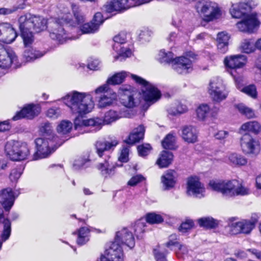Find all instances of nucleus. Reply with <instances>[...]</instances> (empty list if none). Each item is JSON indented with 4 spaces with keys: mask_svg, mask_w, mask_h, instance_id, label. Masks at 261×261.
<instances>
[{
    "mask_svg": "<svg viewBox=\"0 0 261 261\" xmlns=\"http://www.w3.org/2000/svg\"><path fill=\"white\" fill-rule=\"evenodd\" d=\"M158 60L163 64L171 63L172 68L179 74H187L192 70L193 61L190 59L184 56L174 58L173 53L170 51L161 50Z\"/></svg>",
    "mask_w": 261,
    "mask_h": 261,
    "instance_id": "nucleus-3",
    "label": "nucleus"
},
{
    "mask_svg": "<svg viewBox=\"0 0 261 261\" xmlns=\"http://www.w3.org/2000/svg\"><path fill=\"white\" fill-rule=\"evenodd\" d=\"M256 220L253 221L249 220H244L242 221V233H249L251 232L252 229L254 228Z\"/></svg>",
    "mask_w": 261,
    "mask_h": 261,
    "instance_id": "nucleus-50",
    "label": "nucleus"
},
{
    "mask_svg": "<svg viewBox=\"0 0 261 261\" xmlns=\"http://www.w3.org/2000/svg\"><path fill=\"white\" fill-rule=\"evenodd\" d=\"M241 128L244 131L251 132L255 134H258L261 131V125L257 121H249L242 124Z\"/></svg>",
    "mask_w": 261,
    "mask_h": 261,
    "instance_id": "nucleus-35",
    "label": "nucleus"
},
{
    "mask_svg": "<svg viewBox=\"0 0 261 261\" xmlns=\"http://www.w3.org/2000/svg\"><path fill=\"white\" fill-rule=\"evenodd\" d=\"M250 190L247 187L244 186L242 183L238 181V185L236 187L234 196H245L249 194Z\"/></svg>",
    "mask_w": 261,
    "mask_h": 261,
    "instance_id": "nucleus-51",
    "label": "nucleus"
},
{
    "mask_svg": "<svg viewBox=\"0 0 261 261\" xmlns=\"http://www.w3.org/2000/svg\"><path fill=\"white\" fill-rule=\"evenodd\" d=\"M247 159L239 153L231 152L227 155V163L231 166H244L247 165Z\"/></svg>",
    "mask_w": 261,
    "mask_h": 261,
    "instance_id": "nucleus-28",
    "label": "nucleus"
},
{
    "mask_svg": "<svg viewBox=\"0 0 261 261\" xmlns=\"http://www.w3.org/2000/svg\"><path fill=\"white\" fill-rule=\"evenodd\" d=\"M17 37V33L12 25L9 23H0V40L9 44L13 42Z\"/></svg>",
    "mask_w": 261,
    "mask_h": 261,
    "instance_id": "nucleus-19",
    "label": "nucleus"
},
{
    "mask_svg": "<svg viewBox=\"0 0 261 261\" xmlns=\"http://www.w3.org/2000/svg\"><path fill=\"white\" fill-rule=\"evenodd\" d=\"M258 24V22L255 16L253 15L246 16L236 24L238 29L240 31L249 33L252 32Z\"/></svg>",
    "mask_w": 261,
    "mask_h": 261,
    "instance_id": "nucleus-22",
    "label": "nucleus"
},
{
    "mask_svg": "<svg viewBox=\"0 0 261 261\" xmlns=\"http://www.w3.org/2000/svg\"><path fill=\"white\" fill-rule=\"evenodd\" d=\"M151 147L149 144H145L139 145L137 147L139 155L144 156L147 155L150 152Z\"/></svg>",
    "mask_w": 261,
    "mask_h": 261,
    "instance_id": "nucleus-55",
    "label": "nucleus"
},
{
    "mask_svg": "<svg viewBox=\"0 0 261 261\" xmlns=\"http://www.w3.org/2000/svg\"><path fill=\"white\" fill-rule=\"evenodd\" d=\"M178 250L176 251V254L178 258L182 257V255H186L188 252V249L186 246L179 245L178 246Z\"/></svg>",
    "mask_w": 261,
    "mask_h": 261,
    "instance_id": "nucleus-64",
    "label": "nucleus"
},
{
    "mask_svg": "<svg viewBox=\"0 0 261 261\" xmlns=\"http://www.w3.org/2000/svg\"><path fill=\"white\" fill-rule=\"evenodd\" d=\"M40 112L39 107L30 104L24 107L20 112H17L12 118L14 121L18 120L23 118L31 119L37 116Z\"/></svg>",
    "mask_w": 261,
    "mask_h": 261,
    "instance_id": "nucleus-21",
    "label": "nucleus"
},
{
    "mask_svg": "<svg viewBox=\"0 0 261 261\" xmlns=\"http://www.w3.org/2000/svg\"><path fill=\"white\" fill-rule=\"evenodd\" d=\"M64 103L73 114L82 116L90 113L94 108V102L90 94L73 91L62 97Z\"/></svg>",
    "mask_w": 261,
    "mask_h": 261,
    "instance_id": "nucleus-2",
    "label": "nucleus"
},
{
    "mask_svg": "<svg viewBox=\"0 0 261 261\" xmlns=\"http://www.w3.org/2000/svg\"><path fill=\"white\" fill-rule=\"evenodd\" d=\"M39 131L43 135V137L58 138L53 133V127L48 122H44L41 123L39 126Z\"/></svg>",
    "mask_w": 261,
    "mask_h": 261,
    "instance_id": "nucleus-37",
    "label": "nucleus"
},
{
    "mask_svg": "<svg viewBox=\"0 0 261 261\" xmlns=\"http://www.w3.org/2000/svg\"><path fill=\"white\" fill-rule=\"evenodd\" d=\"M240 49L242 52L246 54L253 53L256 49L255 43L252 39H244L240 44Z\"/></svg>",
    "mask_w": 261,
    "mask_h": 261,
    "instance_id": "nucleus-36",
    "label": "nucleus"
},
{
    "mask_svg": "<svg viewBox=\"0 0 261 261\" xmlns=\"http://www.w3.org/2000/svg\"><path fill=\"white\" fill-rule=\"evenodd\" d=\"M4 224V229L1 235L3 241L8 240L11 234V225L10 220L8 219H4L2 222Z\"/></svg>",
    "mask_w": 261,
    "mask_h": 261,
    "instance_id": "nucleus-46",
    "label": "nucleus"
},
{
    "mask_svg": "<svg viewBox=\"0 0 261 261\" xmlns=\"http://www.w3.org/2000/svg\"><path fill=\"white\" fill-rule=\"evenodd\" d=\"M205 188L196 177L189 178L187 181V193L196 198L204 196Z\"/></svg>",
    "mask_w": 261,
    "mask_h": 261,
    "instance_id": "nucleus-16",
    "label": "nucleus"
},
{
    "mask_svg": "<svg viewBox=\"0 0 261 261\" xmlns=\"http://www.w3.org/2000/svg\"><path fill=\"white\" fill-rule=\"evenodd\" d=\"M208 92L213 101L218 103L225 100L228 94V91L223 81L218 77H214L211 80Z\"/></svg>",
    "mask_w": 261,
    "mask_h": 261,
    "instance_id": "nucleus-9",
    "label": "nucleus"
},
{
    "mask_svg": "<svg viewBox=\"0 0 261 261\" xmlns=\"http://www.w3.org/2000/svg\"><path fill=\"white\" fill-rule=\"evenodd\" d=\"M247 58L243 55H237L226 57L224 63L225 66L232 70L243 67L246 63Z\"/></svg>",
    "mask_w": 261,
    "mask_h": 261,
    "instance_id": "nucleus-23",
    "label": "nucleus"
},
{
    "mask_svg": "<svg viewBox=\"0 0 261 261\" xmlns=\"http://www.w3.org/2000/svg\"><path fill=\"white\" fill-rule=\"evenodd\" d=\"M198 222L201 227H205L206 228H215L217 223L212 217H203L198 220Z\"/></svg>",
    "mask_w": 261,
    "mask_h": 261,
    "instance_id": "nucleus-42",
    "label": "nucleus"
},
{
    "mask_svg": "<svg viewBox=\"0 0 261 261\" xmlns=\"http://www.w3.org/2000/svg\"><path fill=\"white\" fill-rule=\"evenodd\" d=\"M17 197L11 188H7L0 191V203L5 211H10Z\"/></svg>",
    "mask_w": 261,
    "mask_h": 261,
    "instance_id": "nucleus-20",
    "label": "nucleus"
},
{
    "mask_svg": "<svg viewBox=\"0 0 261 261\" xmlns=\"http://www.w3.org/2000/svg\"><path fill=\"white\" fill-rule=\"evenodd\" d=\"M95 24L98 25V28L103 22L104 19L103 16L100 12L96 13L92 20Z\"/></svg>",
    "mask_w": 261,
    "mask_h": 261,
    "instance_id": "nucleus-63",
    "label": "nucleus"
},
{
    "mask_svg": "<svg viewBox=\"0 0 261 261\" xmlns=\"http://www.w3.org/2000/svg\"><path fill=\"white\" fill-rule=\"evenodd\" d=\"M24 8V5L18 6H13L10 8H0V15H9L16 12L18 9H22Z\"/></svg>",
    "mask_w": 261,
    "mask_h": 261,
    "instance_id": "nucleus-54",
    "label": "nucleus"
},
{
    "mask_svg": "<svg viewBox=\"0 0 261 261\" xmlns=\"http://www.w3.org/2000/svg\"><path fill=\"white\" fill-rule=\"evenodd\" d=\"M99 28L97 24H95L92 21L90 22L84 23L80 27L82 34L94 33Z\"/></svg>",
    "mask_w": 261,
    "mask_h": 261,
    "instance_id": "nucleus-44",
    "label": "nucleus"
},
{
    "mask_svg": "<svg viewBox=\"0 0 261 261\" xmlns=\"http://www.w3.org/2000/svg\"><path fill=\"white\" fill-rule=\"evenodd\" d=\"M118 144L116 140H113L111 142L106 141H98L95 146L96 152L99 157H101L106 151L113 149Z\"/></svg>",
    "mask_w": 261,
    "mask_h": 261,
    "instance_id": "nucleus-30",
    "label": "nucleus"
},
{
    "mask_svg": "<svg viewBox=\"0 0 261 261\" xmlns=\"http://www.w3.org/2000/svg\"><path fill=\"white\" fill-rule=\"evenodd\" d=\"M145 179L144 177L141 174H138L133 176L128 181L127 184L130 186H135L138 183Z\"/></svg>",
    "mask_w": 261,
    "mask_h": 261,
    "instance_id": "nucleus-60",
    "label": "nucleus"
},
{
    "mask_svg": "<svg viewBox=\"0 0 261 261\" xmlns=\"http://www.w3.org/2000/svg\"><path fill=\"white\" fill-rule=\"evenodd\" d=\"M126 34L124 33H120L114 37L113 40L115 44L113 45V48L116 51H119V55L115 57V60H120L122 61L126 58L130 57L132 55L131 50L120 46L121 44L126 42Z\"/></svg>",
    "mask_w": 261,
    "mask_h": 261,
    "instance_id": "nucleus-15",
    "label": "nucleus"
},
{
    "mask_svg": "<svg viewBox=\"0 0 261 261\" xmlns=\"http://www.w3.org/2000/svg\"><path fill=\"white\" fill-rule=\"evenodd\" d=\"M176 173L173 170H168L161 177V181L165 190L172 188L175 184Z\"/></svg>",
    "mask_w": 261,
    "mask_h": 261,
    "instance_id": "nucleus-31",
    "label": "nucleus"
},
{
    "mask_svg": "<svg viewBox=\"0 0 261 261\" xmlns=\"http://www.w3.org/2000/svg\"><path fill=\"white\" fill-rule=\"evenodd\" d=\"M117 95L114 92H107L103 93L98 100V107L99 108H105L111 106L117 99Z\"/></svg>",
    "mask_w": 261,
    "mask_h": 261,
    "instance_id": "nucleus-32",
    "label": "nucleus"
},
{
    "mask_svg": "<svg viewBox=\"0 0 261 261\" xmlns=\"http://www.w3.org/2000/svg\"><path fill=\"white\" fill-rule=\"evenodd\" d=\"M120 101L126 108H132L137 106L140 102L139 93L129 85H123L119 89Z\"/></svg>",
    "mask_w": 261,
    "mask_h": 261,
    "instance_id": "nucleus-8",
    "label": "nucleus"
},
{
    "mask_svg": "<svg viewBox=\"0 0 261 261\" xmlns=\"http://www.w3.org/2000/svg\"><path fill=\"white\" fill-rule=\"evenodd\" d=\"M210 108L206 104L200 105L196 110L198 118L200 120H204L209 114Z\"/></svg>",
    "mask_w": 261,
    "mask_h": 261,
    "instance_id": "nucleus-48",
    "label": "nucleus"
},
{
    "mask_svg": "<svg viewBox=\"0 0 261 261\" xmlns=\"http://www.w3.org/2000/svg\"><path fill=\"white\" fill-rule=\"evenodd\" d=\"M242 92L247 94L253 98L257 97V91L255 86L253 84H251L247 86H245L244 88L241 89Z\"/></svg>",
    "mask_w": 261,
    "mask_h": 261,
    "instance_id": "nucleus-53",
    "label": "nucleus"
},
{
    "mask_svg": "<svg viewBox=\"0 0 261 261\" xmlns=\"http://www.w3.org/2000/svg\"><path fill=\"white\" fill-rule=\"evenodd\" d=\"M89 229L86 227H82L78 233L77 243L80 245H83L89 241Z\"/></svg>",
    "mask_w": 261,
    "mask_h": 261,
    "instance_id": "nucleus-41",
    "label": "nucleus"
},
{
    "mask_svg": "<svg viewBox=\"0 0 261 261\" xmlns=\"http://www.w3.org/2000/svg\"><path fill=\"white\" fill-rule=\"evenodd\" d=\"M153 252L156 261H167L165 255V254L168 253L167 250L162 252L156 249H154Z\"/></svg>",
    "mask_w": 261,
    "mask_h": 261,
    "instance_id": "nucleus-59",
    "label": "nucleus"
},
{
    "mask_svg": "<svg viewBox=\"0 0 261 261\" xmlns=\"http://www.w3.org/2000/svg\"><path fill=\"white\" fill-rule=\"evenodd\" d=\"M61 115V110L59 108H51L48 110L46 115L52 119H57Z\"/></svg>",
    "mask_w": 261,
    "mask_h": 261,
    "instance_id": "nucleus-57",
    "label": "nucleus"
},
{
    "mask_svg": "<svg viewBox=\"0 0 261 261\" xmlns=\"http://www.w3.org/2000/svg\"><path fill=\"white\" fill-rule=\"evenodd\" d=\"M22 173L20 168H15L11 170L9 178L12 182H16L20 177Z\"/></svg>",
    "mask_w": 261,
    "mask_h": 261,
    "instance_id": "nucleus-56",
    "label": "nucleus"
},
{
    "mask_svg": "<svg viewBox=\"0 0 261 261\" xmlns=\"http://www.w3.org/2000/svg\"><path fill=\"white\" fill-rule=\"evenodd\" d=\"M208 185L213 190L221 193L223 196L233 197L238 180H211Z\"/></svg>",
    "mask_w": 261,
    "mask_h": 261,
    "instance_id": "nucleus-13",
    "label": "nucleus"
},
{
    "mask_svg": "<svg viewBox=\"0 0 261 261\" xmlns=\"http://www.w3.org/2000/svg\"><path fill=\"white\" fill-rule=\"evenodd\" d=\"M151 0H112L104 6V10L108 13L120 11L129 8L148 3Z\"/></svg>",
    "mask_w": 261,
    "mask_h": 261,
    "instance_id": "nucleus-11",
    "label": "nucleus"
},
{
    "mask_svg": "<svg viewBox=\"0 0 261 261\" xmlns=\"http://www.w3.org/2000/svg\"><path fill=\"white\" fill-rule=\"evenodd\" d=\"M197 12L203 17L206 21H212L216 18L219 14V9L212 2L208 0H199L195 5Z\"/></svg>",
    "mask_w": 261,
    "mask_h": 261,
    "instance_id": "nucleus-10",
    "label": "nucleus"
},
{
    "mask_svg": "<svg viewBox=\"0 0 261 261\" xmlns=\"http://www.w3.org/2000/svg\"><path fill=\"white\" fill-rule=\"evenodd\" d=\"M131 76L136 83L143 86V96L147 103L151 105L160 98L161 92L154 86L136 75L131 74Z\"/></svg>",
    "mask_w": 261,
    "mask_h": 261,
    "instance_id": "nucleus-7",
    "label": "nucleus"
},
{
    "mask_svg": "<svg viewBox=\"0 0 261 261\" xmlns=\"http://www.w3.org/2000/svg\"><path fill=\"white\" fill-rule=\"evenodd\" d=\"M181 136L188 143H194L198 140V131L192 125H185L181 128Z\"/></svg>",
    "mask_w": 261,
    "mask_h": 261,
    "instance_id": "nucleus-25",
    "label": "nucleus"
},
{
    "mask_svg": "<svg viewBox=\"0 0 261 261\" xmlns=\"http://www.w3.org/2000/svg\"><path fill=\"white\" fill-rule=\"evenodd\" d=\"M78 120L76 119L75 120V127L76 129L77 128L78 126L80 127H85V126H96L99 125L101 124L102 120L98 118H96V119H89L86 120H83L81 123L80 124L78 123Z\"/></svg>",
    "mask_w": 261,
    "mask_h": 261,
    "instance_id": "nucleus-38",
    "label": "nucleus"
},
{
    "mask_svg": "<svg viewBox=\"0 0 261 261\" xmlns=\"http://www.w3.org/2000/svg\"><path fill=\"white\" fill-rule=\"evenodd\" d=\"M71 17L70 14H67L61 18L56 19L49 22L48 31L49 36L52 39L63 44L67 39L70 38L66 32Z\"/></svg>",
    "mask_w": 261,
    "mask_h": 261,
    "instance_id": "nucleus-4",
    "label": "nucleus"
},
{
    "mask_svg": "<svg viewBox=\"0 0 261 261\" xmlns=\"http://www.w3.org/2000/svg\"><path fill=\"white\" fill-rule=\"evenodd\" d=\"M173 155L168 151H163L160 158L156 161V164L160 168L167 167L172 162Z\"/></svg>",
    "mask_w": 261,
    "mask_h": 261,
    "instance_id": "nucleus-34",
    "label": "nucleus"
},
{
    "mask_svg": "<svg viewBox=\"0 0 261 261\" xmlns=\"http://www.w3.org/2000/svg\"><path fill=\"white\" fill-rule=\"evenodd\" d=\"M242 151L245 154L257 155L260 150L259 142L249 134L243 135L240 139Z\"/></svg>",
    "mask_w": 261,
    "mask_h": 261,
    "instance_id": "nucleus-12",
    "label": "nucleus"
},
{
    "mask_svg": "<svg viewBox=\"0 0 261 261\" xmlns=\"http://www.w3.org/2000/svg\"><path fill=\"white\" fill-rule=\"evenodd\" d=\"M145 222L139 220L136 222L134 227L130 228V229L132 231H134L138 239H141L143 237V233L145 231Z\"/></svg>",
    "mask_w": 261,
    "mask_h": 261,
    "instance_id": "nucleus-40",
    "label": "nucleus"
},
{
    "mask_svg": "<svg viewBox=\"0 0 261 261\" xmlns=\"http://www.w3.org/2000/svg\"><path fill=\"white\" fill-rule=\"evenodd\" d=\"M175 137L172 134H168L162 141V144L165 149H173L175 148Z\"/></svg>",
    "mask_w": 261,
    "mask_h": 261,
    "instance_id": "nucleus-43",
    "label": "nucleus"
},
{
    "mask_svg": "<svg viewBox=\"0 0 261 261\" xmlns=\"http://www.w3.org/2000/svg\"><path fill=\"white\" fill-rule=\"evenodd\" d=\"M187 110L188 108L186 106L179 104L176 107V111H171V115L175 116L178 114H181L185 113Z\"/></svg>",
    "mask_w": 261,
    "mask_h": 261,
    "instance_id": "nucleus-62",
    "label": "nucleus"
},
{
    "mask_svg": "<svg viewBox=\"0 0 261 261\" xmlns=\"http://www.w3.org/2000/svg\"><path fill=\"white\" fill-rule=\"evenodd\" d=\"M17 56L12 50L6 49L4 45L0 43V67L9 68L12 63H16Z\"/></svg>",
    "mask_w": 261,
    "mask_h": 261,
    "instance_id": "nucleus-17",
    "label": "nucleus"
},
{
    "mask_svg": "<svg viewBox=\"0 0 261 261\" xmlns=\"http://www.w3.org/2000/svg\"><path fill=\"white\" fill-rule=\"evenodd\" d=\"M124 254L121 245L114 241L101 256V261H123Z\"/></svg>",
    "mask_w": 261,
    "mask_h": 261,
    "instance_id": "nucleus-14",
    "label": "nucleus"
},
{
    "mask_svg": "<svg viewBox=\"0 0 261 261\" xmlns=\"http://www.w3.org/2000/svg\"><path fill=\"white\" fill-rule=\"evenodd\" d=\"M129 149L128 147H123L121 150L119 161L121 162L126 163L128 161Z\"/></svg>",
    "mask_w": 261,
    "mask_h": 261,
    "instance_id": "nucleus-58",
    "label": "nucleus"
},
{
    "mask_svg": "<svg viewBox=\"0 0 261 261\" xmlns=\"http://www.w3.org/2000/svg\"><path fill=\"white\" fill-rule=\"evenodd\" d=\"M35 142L37 151L33 155V160L47 157L62 144L59 138L46 137L37 138Z\"/></svg>",
    "mask_w": 261,
    "mask_h": 261,
    "instance_id": "nucleus-5",
    "label": "nucleus"
},
{
    "mask_svg": "<svg viewBox=\"0 0 261 261\" xmlns=\"http://www.w3.org/2000/svg\"><path fill=\"white\" fill-rule=\"evenodd\" d=\"M96 168L105 177H111L115 173V167L110 161V157L108 156L105 159L103 162L99 163L97 165Z\"/></svg>",
    "mask_w": 261,
    "mask_h": 261,
    "instance_id": "nucleus-27",
    "label": "nucleus"
},
{
    "mask_svg": "<svg viewBox=\"0 0 261 261\" xmlns=\"http://www.w3.org/2000/svg\"><path fill=\"white\" fill-rule=\"evenodd\" d=\"M128 114L125 110H110L105 113L102 122L104 124H109L121 118L127 117Z\"/></svg>",
    "mask_w": 261,
    "mask_h": 261,
    "instance_id": "nucleus-26",
    "label": "nucleus"
},
{
    "mask_svg": "<svg viewBox=\"0 0 261 261\" xmlns=\"http://www.w3.org/2000/svg\"><path fill=\"white\" fill-rule=\"evenodd\" d=\"M72 128V124L67 120H63L58 125L57 131L59 133L64 135L69 133Z\"/></svg>",
    "mask_w": 261,
    "mask_h": 261,
    "instance_id": "nucleus-45",
    "label": "nucleus"
},
{
    "mask_svg": "<svg viewBox=\"0 0 261 261\" xmlns=\"http://www.w3.org/2000/svg\"><path fill=\"white\" fill-rule=\"evenodd\" d=\"M30 45H25L26 49L23 53V58L27 62L33 61L42 57L45 54V53L41 52L33 47H29Z\"/></svg>",
    "mask_w": 261,
    "mask_h": 261,
    "instance_id": "nucleus-33",
    "label": "nucleus"
},
{
    "mask_svg": "<svg viewBox=\"0 0 261 261\" xmlns=\"http://www.w3.org/2000/svg\"><path fill=\"white\" fill-rule=\"evenodd\" d=\"M21 35L24 45L31 44L34 41L33 32L39 33L46 30L47 20L38 16L27 14L20 17L18 20Z\"/></svg>",
    "mask_w": 261,
    "mask_h": 261,
    "instance_id": "nucleus-1",
    "label": "nucleus"
},
{
    "mask_svg": "<svg viewBox=\"0 0 261 261\" xmlns=\"http://www.w3.org/2000/svg\"><path fill=\"white\" fill-rule=\"evenodd\" d=\"M126 75V72L125 71L117 73L107 80V83L113 85L120 84L124 81Z\"/></svg>",
    "mask_w": 261,
    "mask_h": 261,
    "instance_id": "nucleus-39",
    "label": "nucleus"
},
{
    "mask_svg": "<svg viewBox=\"0 0 261 261\" xmlns=\"http://www.w3.org/2000/svg\"><path fill=\"white\" fill-rule=\"evenodd\" d=\"M145 128L143 125H140L138 127L134 128L130 133L125 142L129 145H133L139 142L144 138Z\"/></svg>",
    "mask_w": 261,
    "mask_h": 261,
    "instance_id": "nucleus-29",
    "label": "nucleus"
},
{
    "mask_svg": "<svg viewBox=\"0 0 261 261\" xmlns=\"http://www.w3.org/2000/svg\"><path fill=\"white\" fill-rule=\"evenodd\" d=\"M114 241L120 245H125L130 249L135 245L132 231L126 228H124L116 233Z\"/></svg>",
    "mask_w": 261,
    "mask_h": 261,
    "instance_id": "nucleus-18",
    "label": "nucleus"
},
{
    "mask_svg": "<svg viewBox=\"0 0 261 261\" xmlns=\"http://www.w3.org/2000/svg\"><path fill=\"white\" fill-rule=\"evenodd\" d=\"M146 221L150 224H157L163 222V218L160 215L152 213L146 215Z\"/></svg>",
    "mask_w": 261,
    "mask_h": 261,
    "instance_id": "nucleus-52",
    "label": "nucleus"
},
{
    "mask_svg": "<svg viewBox=\"0 0 261 261\" xmlns=\"http://www.w3.org/2000/svg\"><path fill=\"white\" fill-rule=\"evenodd\" d=\"M193 226V222L191 220H188L181 224L178 229L181 232H186L190 229Z\"/></svg>",
    "mask_w": 261,
    "mask_h": 261,
    "instance_id": "nucleus-61",
    "label": "nucleus"
},
{
    "mask_svg": "<svg viewBox=\"0 0 261 261\" xmlns=\"http://www.w3.org/2000/svg\"><path fill=\"white\" fill-rule=\"evenodd\" d=\"M239 111L248 118H253L255 116L253 111L250 108L247 107L243 104H239L237 106Z\"/></svg>",
    "mask_w": 261,
    "mask_h": 261,
    "instance_id": "nucleus-49",
    "label": "nucleus"
},
{
    "mask_svg": "<svg viewBox=\"0 0 261 261\" xmlns=\"http://www.w3.org/2000/svg\"><path fill=\"white\" fill-rule=\"evenodd\" d=\"M242 221L239 222H230L228 223L227 228L230 234H237L242 233Z\"/></svg>",
    "mask_w": 261,
    "mask_h": 261,
    "instance_id": "nucleus-47",
    "label": "nucleus"
},
{
    "mask_svg": "<svg viewBox=\"0 0 261 261\" xmlns=\"http://www.w3.org/2000/svg\"><path fill=\"white\" fill-rule=\"evenodd\" d=\"M5 151L6 155L12 161H20L27 159L30 151L25 143L10 141L5 145Z\"/></svg>",
    "mask_w": 261,
    "mask_h": 261,
    "instance_id": "nucleus-6",
    "label": "nucleus"
},
{
    "mask_svg": "<svg viewBox=\"0 0 261 261\" xmlns=\"http://www.w3.org/2000/svg\"><path fill=\"white\" fill-rule=\"evenodd\" d=\"M251 10V6L247 3H240L233 4L230 9V13L233 18H244L249 15L248 13Z\"/></svg>",
    "mask_w": 261,
    "mask_h": 261,
    "instance_id": "nucleus-24",
    "label": "nucleus"
}]
</instances>
